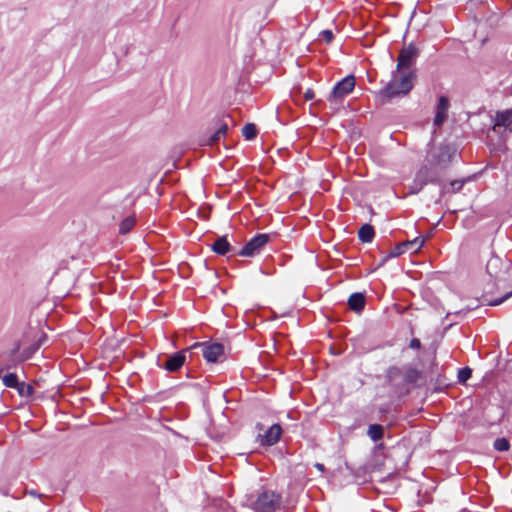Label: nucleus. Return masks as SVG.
<instances>
[{"mask_svg": "<svg viewBox=\"0 0 512 512\" xmlns=\"http://www.w3.org/2000/svg\"><path fill=\"white\" fill-rule=\"evenodd\" d=\"M456 156V150L447 144H430L425 164L416 173L412 184L409 186L410 194H417L427 183H438L440 174L444 171L453 158Z\"/></svg>", "mask_w": 512, "mask_h": 512, "instance_id": "nucleus-1", "label": "nucleus"}, {"mask_svg": "<svg viewBox=\"0 0 512 512\" xmlns=\"http://www.w3.org/2000/svg\"><path fill=\"white\" fill-rule=\"evenodd\" d=\"M413 79L414 73L412 71H399L396 69V72L392 75V79L381 93L387 98L405 95L412 89Z\"/></svg>", "mask_w": 512, "mask_h": 512, "instance_id": "nucleus-2", "label": "nucleus"}, {"mask_svg": "<svg viewBox=\"0 0 512 512\" xmlns=\"http://www.w3.org/2000/svg\"><path fill=\"white\" fill-rule=\"evenodd\" d=\"M281 496L273 491H264L253 503L255 512H274L280 507Z\"/></svg>", "mask_w": 512, "mask_h": 512, "instance_id": "nucleus-3", "label": "nucleus"}, {"mask_svg": "<svg viewBox=\"0 0 512 512\" xmlns=\"http://www.w3.org/2000/svg\"><path fill=\"white\" fill-rule=\"evenodd\" d=\"M354 87V76H346L333 87V90L328 97V101L335 104L340 103L342 98L348 95L354 89Z\"/></svg>", "mask_w": 512, "mask_h": 512, "instance_id": "nucleus-4", "label": "nucleus"}, {"mask_svg": "<svg viewBox=\"0 0 512 512\" xmlns=\"http://www.w3.org/2000/svg\"><path fill=\"white\" fill-rule=\"evenodd\" d=\"M268 234H257L239 251L240 256L253 257L260 253L261 249L268 243Z\"/></svg>", "mask_w": 512, "mask_h": 512, "instance_id": "nucleus-5", "label": "nucleus"}, {"mask_svg": "<svg viewBox=\"0 0 512 512\" xmlns=\"http://www.w3.org/2000/svg\"><path fill=\"white\" fill-rule=\"evenodd\" d=\"M418 55V49L410 44L407 47H404L398 57L397 68L399 71H411V66L413 65L416 57Z\"/></svg>", "mask_w": 512, "mask_h": 512, "instance_id": "nucleus-6", "label": "nucleus"}, {"mask_svg": "<svg viewBox=\"0 0 512 512\" xmlns=\"http://www.w3.org/2000/svg\"><path fill=\"white\" fill-rule=\"evenodd\" d=\"M195 346L202 347L203 357L208 362H216L224 354V346L220 343H197Z\"/></svg>", "mask_w": 512, "mask_h": 512, "instance_id": "nucleus-7", "label": "nucleus"}, {"mask_svg": "<svg viewBox=\"0 0 512 512\" xmlns=\"http://www.w3.org/2000/svg\"><path fill=\"white\" fill-rule=\"evenodd\" d=\"M449 109V100L445 96H440L436 107L434 125L440 126L445 121Z\"/></svg>", "mask_w": 512, "mask_h": 512, "instance_id": "nucleus-8", "label": "nucleus"}, {"mask_svg": "<svg viewBox=\"0 0 512 512\" xmlns=\"http://www.w3.org/2000/svg\"><path fill=\"white\" fill-rule=\"evenodd\" d=\"M281 433L282 429L280 425L273 424L262 436V444L268 446L274 445L280 439Z\"/></svg>", "mask_w": 512, "mask_h": 512, "instance_id": "nucleus-9", "label": "nucleus"}, {"mask_svg": "<svg viewBox=\"0 0 512 512\" xmlns=\"http://www.w3.org/2000/svg\"><path fill=\"white\" fill-rule=\"evenodd\" d=\"M184 352H177L171 355L165 362L164 368L170 372L179 370L185 362Z\"/></svg>", "mask_w": 512, "mask_h": 512, "instance_id": "nucleus-10", "label": "nucleus"}, {"mask_svg": "<svg viewBox=\"0 0 512 512\" xmlns=\"http://www.w3.org/2000/svg\"><path fill=\"white\" fill-rule=\"evenodd\" d=\"M512 124V110L498 112L495 117L494 131L501 128H507Z\"/></svg>", "mask_w": 512, "mask_h": 512, "instance_id": "nucleus-11", "label": "nucleus"}, {"mask_svg": "<svg viewBox=\"0 0 512 512\" xmlns=\"http://www.w3.org/2000/svg\"><path fill=\"white\" fill-rule=\"evenodd\" d=\"M227 130V124L220 125V127L214 133L210 134L209 136L203 137L201 139V144L212 146L218 143L219 140L226 134Z\"/></svg>", "mask_w": 512, "mask_h": 512, "instance_id": "nucleus-12", "label": "nucleus"}, {"mask_svg": "<svg viewBox=\"0 0 512 512\" xmlns=\"http://www.w3.org/2000/svg\"><path fill=\"white\" fill-rule=\"evenodd\" d=\"M211 248L215 253L219 255H225L227 252L230 251L231 246L227 241V238L223 236L217 238L215 242L212 244Z\"/></svg>", "mask_w": 512, "mask_h": 512, "instance_id": "nucleus-13", "label": "nucleus"}, {"mask_svg": "<svg viewBox=\"0 0 512 512\" xmlns=\"http://www.w3.org/2000/svg\"><path fill=\"white\" fill-rule=\"evenodd\" d=\"M349 307L354 311H360L364 308L365 297L362 293H353L348 299Z\"/></svg>", "mask_w": 512, "mask_h": 512, "instance_id": "nucleus-14", "label": "nucleus"}, {"mask_svg": "<svg viewBox=\"0 0 512 512\" xmlns=\"http://www.w3.org/2000/svg\"><path fill=\"white\" fill-rule=\"evenodd\" d=\"M374 235V228L369 224L362 225L358 231V237L363 243H370Z\"/></svg>", "mask_w": 512, "mask_h": 512, "instance_id": "nucleus-15", "label": "nucleus"}, {"mask_svg": "<svg viewBox=\"0 0 512 512\" xmlns=\"http://www.w3.org/2000/svg\"><path fill=\"white\" fill-rule=\"evenodd\" d=\"M383 434H384V429L381 425L379 424H371L369 427H368V430H367V435L370 437V439L374 442L382 439L383 437Z\"/></svg>", "mask_w": 512, "mask_h": 512, "instance_id": "nucleus-16", "label": "nucleus"}, {"mask_svg": "<svg viewBox=\"0 0 512 512\" xmlns=\"http://www.w3.org/2000/svg\"><path fill=\"white\" fill-rule=\"evenodd\" d=\"M41 347V343H35L30 347L24 349L17 357V361L23 362L30 359L33 354Z\"/></svg>", "mask_w": 512, "mask_h": 512, "instance_id": "nucleus-17", "label": "nucleus"}, {"mask_svg": "<svg viewBox=\"0 0 512 512\" xmlns=\"http://www.w3.org/2000/svg\"><path fill=\"white\" fill-rule=\"evenodd\" d=\"M405 245L406 250H411L412 252H417L421 249V247L425 243V238L423 237H416L413 240L405 241L403 242Z\"/></svg>", "mask_w": 512, "mask_h": 512, "instance_id": "nucleus-18", "label": "nucleus"}, {"mask_svg": "<svg viewBox=\"0 0 512 512\" xmlns=\"http://www.w3.org/2000/svg\"><path fill=\"white\" fill-rule=\"evenodd\" d=\"M407 250L405 248V245L404 243H400L398 245H396L382 260V262H386L388 259L390 258H395V257H398L400 255H402L403 253H405Z\"/></svg>", "mask_w": 512, "mask_h": 512, "instance_id": "nucleus-19", "label": "nucleus"}, {"mask_svg": "<svg viewBox=\"0 0 512 512\" xmlns=\"http://www.w3.org/2000/svg\"><path fill=\"white\" fill-rule=\"evenodd\" d=\"M135 225V219L133 217H127L124 219L119 226V232L121 234H127Z\"/></svg>", "mask_w": 512, "mask_h": 512, "instance_id": "nucleus-20", "label": "nucleus"}, {"mask_svg": "<svg viewBox=\"0 0 512 512\" xmlns=\"http://www.w3.org/2000/svg\"><path fill=\"white\" fill-rule=\"evenodd\" d=\"M242 134L247 140H252L256 137L257 131L254 124L248 123L242 129Z\"/></svg>", "mask_w": 512, "mask_h": 512, "instance_id": "nucleus-21", "label": "nucleus"}, {"mask_svg": "<svg viewBox=\"0 0 512 512\" xmlns=\"http://www.w3.org/2000/svg\"><path fill=\"white\" fill-rule=\"evenodd\" d=\"M493 447L495 450L500 452L508 451L510 448L509 441L506 438H497L494 441Z\"/></svg>", "mask_w": 512, "mask_h": 512, "instance_id": "nucleus-22", "label": "nucleus"}, {"mask_svg": "<svg viewBox=\"0 0 512 512\" xmlns=\"http://www.w3.org/2000/svg\"><path fill=\"white\" fill-rule=\"evenodd\" d=\"M419 377H420L419 371L414 368H408L405 371L404 379L406 382H409V383L417 382Z\"/></svg>", "mask_w": 512, "mask_h": 512, "instance_id": "nucleus-23", "label": "nucleus"}, {"mask_svg": "<svg viewBox=\"0 0 512 512\" xmlns=\"http://www.w3.org/2000/svg\"><path fill=\"white\" fill-rule=\"evenodd\" d=\"M3 384L6 386V387H9V388H16L17 385H18V379H17V376L16 374L14 373H9V374H6L4 377H3Z\"/></svg>", "mask_w": 512, "mask_h": 512, "instance_id": "nucleus-24", "label": "nucleus"}, {"mask_svg": "<svg viewBox=\"0 0 512 512\" xmlns=\"http://www.w3.org/2000/svg\"><path fill=\"white\" fill-rule=\"evenodd\" d=\"M472 375V370L469 367H465L459 370L458 380L462 383L466 382Z\"/></svg>", "mask_w": 512, "mask_h": 512, "instance_id": "nucleus-25", "label": "nucleus"}, {"mask_svg": "<svg viewBox=\"0 0 512 512\" xmlns=\"http://www.w3.org/2000/svg\"><path fill=\"white\" fill-rule=\"evenodd\" d=\"M511 296H512V291L508 292L507 294H505L501 298H498V299H495L493 301H490L488 303V305H490V306H498V305L502 304L504 301H506L507 299H509Z\"/></svg>", "mask_w": 512, "mask_h": 512, "instance_id": "nucleus-26", "label": "nucleus"}, {"mask_svg": "<svg viewBox=\"0 0 512 512\" xmlns=\"http://www.w3.org/2000/svg\"><path fill=\"white\" fill-rule=\"evenodd\" d=\"M320 36L327 42L329 43L332 39H333V33L332 31L330 30H323L321 33H320Z\"/></svg>", "mask_w": 512, "mask_h": 512, "instance_id": "nucleus-27", "label": "nucleus"}, {"mask_svg": "<svg viewBox=\"0 0 512 512\" xmlns=\"http://www.w3.org/2000/svg\"><path fill=\"white\" fill-rule=\"evenodd\" d=\"M450 186H451V190L453 192H456V191H459L462 186H463V182L462 181H459V180H454L450 183Z\"/></svg>", "mask_w": 512, "mask_h": 512, "instance_id": "nucleus-28", "label": "nucleus"}, {"mask_svg": "<svg viewBox=\"0 0 512 512\" xmlns=\"http://www.w3.org/2000/svg\"><path fill=\"white\" fill-rule=\"evenodd\" d=\"M305 100H312L314 98V92L311 89H307L304 93Z\"/></svg>", "mask_w": 512, "mask_h": 512, "instance_id": "nucleus-29", "label": "nucleus"}, {"mask_svg": "<svg viewBox=\"0 0 512 512\" xmlns=\"http://www.w3.org/2000/svg\"><path fill=\"white\" fill-rule=\"evenodd\" d=\"M421 346V343L418 339H412L410 342V347L413 349H419Z\"/></svg>", "mask_w": 512, "mask_h": 512, "instance_id": "nucleus-30", "label": "nucleus"}, {"mask_svg": "<svg viewBox=\"0 0 512 512\" xmlns=\"http://www.w3.org/2000/svg\"><path fill=\"white\" fill-rule=\"evenodd\" d=\"M47 339V336L46 335H42L38 341L36 343H41V346L43 345V343L46 341Z\"/></svg>", "mask_w": 512, "mask_h": 512, "instance_id": "nucleus-31", "label": "nucleus"}, {"mask_svg": "<svg viewBox=\"0 0 512 512\" xmlns=\"http://www.w3.org/2000/svg\"><path fill=\"white\" fill-rule=\"evenodd\" d=\"M497 261H498V259H497V258H495V259H491V260L488 262L487 269L489 270V269H490V267H491V265H492L493 263H496Z\"/></svg>", "mask_w": 512, "mask_h": 512, "instance_id": "nucleus-32", "label": "nucleus"}, {"mask_svg": "<svg viewBox=\"0 0 512 512\" xmlns=\"http://www.w3.org/2000/svg\"><path fill=\"white\" fill-rule=\"evenodd\" d=\"M315 467L319 470V471H323L324 470V465L321 464V463H316L315 464Z\"/></svg>", "mask_w": 512, "mask_h": 512, "instance_id": "nucleus-33", "label": "nucleus"}, {"mask_svg": "<svg viewBox=\"0 0 512 512\" xmlns=\"http://www.w3.org/2000/svg\"><path fill=\"white\" fill-rule=\"evenodd\" d=\"M19 350V344L16 345V347L11 351V356H14Z\"/></svg>", "mask_w": 512, "mask_h": 512, "instance_id": "nucleus-34", "label": "nucleus"}, {"mask_svg": "<svg viewBox=\"0 0 512 512\" xmlns=\"http://www.w3.org/2000/svg\"><path fill=\"white\" fill-rule=\"evenodd\" d=\"M29 494H30V495H32V496H34V497H36V496H37V497H40V495H39V494H37V493H36V491H34V490L30 491V492H29Z\"/></svg>", "mask_w": 512, "mask_h": 512, "instance_id": "nucleus-35", "label": "nucleus"}]
</instances>
